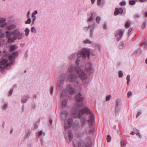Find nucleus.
Instances as JSON below:
<instances>
[{
	"label": "nucleus",
	"instance_id": "nucleus-45",
	"mask_svg": "<svg viewBox=\"0 0 147 147\" xmlns=\"http://www.w3.org/2000/svg\"><path fill=\"white\" fill-rule=\"evenodd\" d=\"M124 45L123 43H121V44L119 45V48L120 49H122L124 47Z\"/></svg>",
	"mask_w": 147,
	"mask_h": 147
},
{
	"label": "nucleus",
	"instance_id": "nucleus-13",
	"mask_svg": "<svg viewBox=\"0 0 147 147\" xmlns=\"http://www.w3.org/2000/svg\"><path fill=\"white\" fill-rule=\"evenodd\" d=\"M77 76L76 75L74 74H69L67 77V81L69 82H72L75 81Z\"/></svg>",
	"mask_w": 147,
	"mask_h": 147
},
{
	"label": "nucleus",
	"instance_id": "nucleus-49",
	"mask_svg": "<svg viewBox=\"0 0 147 147\" xmlns=\"http://www.w3.org/2000/svg\"><path fill=\"white\" fill-rule=\"evenodd\" d=\"M141 52H142L141 50L140 49H138L136 51L137 53H138L139 54H141Z\"/></svg>",
	"mask_w": 147,
	"mask_h": 147
},
{
	"label": "nucleus",
	"instance_id": "nucleus-61",
	"mask_svg": "<svg viewBox=\"0 0 147 147\" xmlns=\"http://www.w3.org/2000/svg\"><path fill=\"white\" fill-rule=\"evenodd\" d=\"M94 19H88V21H92L93 20H94Z\"/></svg>",
	"mask_w": 147,
	"mask_h": 147
},
{
	"label": "nucleus",
	"instance_id": "nucleus-17",
	"mask_svg": "<svg viewBox=\"0 0 147 147\" xmlns=\"http://www.w3.org/2000/svg\"><path fill=\"white\" fill-rule=\"evenodd\" d=\"M140 46H144V49H147V41L145 40L141 42L140 43Z\"/></svg>",
	"mask_w": 147,
	"mask_h": 147
},
{
	"label": "nucleus",
	"instance_id": "nucleus-38",
	"mask_svg": "<svg viewBox=\"0 0 147 147\" xmlns=\"http://www.w3.org/2000/svg\"><path fill=\"white\" fill-rule=\"evenodd\" d=\"M135 133L136 135L138 136H139L140 137V133L139 131L138 130H137L135 132Z\"/></svg>",
	"mask_w": 147,
	"mask_h": 147
},
{
	"label": "nucleus",
	"instance_id": "nucleus-55",
	"mask_svg": "<svg viewBox=\"0 0 147 147\" xmlns=\"http://www.w3.org/2000/svg\"><path fill=\"white\" fill-rule=\"evenodd\" d=\"M141 113V112H138L137 114L136 117V118L138 117L140 115Z\"/></svg>",
	"mask_w": 147,
	"mask_h": 147
},
{
	"label": "nucleus",
	"instance_id": "nucleus-54",
	"mask_svg": "<svg viewBox=\"0 0 147 147\" xmlns=\"http://www.w3.org/2000/svg\"><path fill=\"white\" fill-rule=\"evenodd\" d=\"M93 30H90V37L91 38L92 37V35H93V32H92Z\"/></svg>",
	"mask_w": 147,
	"mask_h": 147
},
{
	"label": "nucleus",
	"instance_id": "nucleus-5",
	"mask_svg": "<svg viewBox=\"0 0 147 147\" xmlns=\"http://www.w3.org/2000/svg\"><path fill=\"white\" fill-rule=\"evenodd\" d=\"M73 144L75 147H90L91 141L86 143L82 140L78 142L76 140H74L73 141Z\"/></svg>",
	"mask_w": 147,
	"mask_h": 147
},
{
	"label": "nucleus",
	"instance_id": "nucleus-15",
	"mask_svg": "<svg viewBox=\"0 0 147 147\" xmlns=\"http://www.w3.org/2000/svg\"><path fill=\"white\" fill-rule=\"evenodd\" d=\"M123 12V9L121 8H116L115 9L114 14L116 16L118 15L119 13L121 14Z\"/></svg>",
	"mask_w": 147,
	"mask_h": 147
},
{
	"label": "nucleus",
	"instance_id": "nucleus-3",
	"mask_svg": "<svg viewBox=\"0 0 147 147\" xmlns=\"http://www.w3.org/2000/svg\"><path fill=\"white\" fill-rule=\"evenodd\" d=\"M80 54H81L82 56H79L77 59L76 61V66H77L79 64V62L80 61L81 59H83L85 57H89L90 52V51L86 49L83 48L81 50Z\"/></svg>",
	"mask_w": 147,
	"mask_h": 147
},
{
	"label": "nucleus",
	"instance_id": "nucleus-22",
	"mask_svg": "<svg viewBox=\"0 0 147 147\" xmlns=\"http://www.w3.org/2000/svg\"><path fill=\"white\" fill-rule=\"evenodd\" d=\"M29 97L24 96L23 97L22 99V103H26L27 100Z\"/></svg>",
	"mask_w": 147,
	"mask_h": 147
},
{
	"label": "nucleus",
	"instance_id": "nucleus-57",
	"mask_svg": "<svg viewBox=\"0 0 147 147\" xmlns=\"http://www.w3.org/2000/svg\"><path fill=\"white\" fill-rule=\"evenodd\" d=\"M100 19H96V22L98 23H99V21H100Z\"/></svg>",
	"mask_w": 147,
	"mask_h": 147
},
{
	"label": "nucleus",
	"instance_id": "nucleus-60",
	"mask_svg": "<svg viewBox=\"0 0 147 147\" xmlns=\"http://www.w3.org/2000/svg\"><path fill=\"white\" fill-rule=\"evenodd\" d=\"M135 132L134 131H132L130 133V134L132 135H133L134 134Z\"/></svg>",
	"mask_w": 147,
	"mask_h": 147
},
{
	"label": "nucleus",
	"instance_id": "nucleus-46",
	"mask_svg": "<svg viewBox=\"0 0 147 147\" xmlns=\"http://www.w3.org/2000/svg\"><path fill=\"white\" fill-rule=\"evenodd\" d=\"M31 22V19H28L25 22V23L26 24H30Z\"/></svg>",
	"mask_w": 147,
	"mask_h": 147
},
{
	"label": "nucleus",
	"instance_id": "nucleus-31",
	"mask_svg": "<svg viewBox=\"0 0 147 147\" xmlns=\"http://www.w3.org/2000/svg\"><path fill=\"white\" fill-rule=\"evenodd\" d=\"M107 142H109L111 140V137L109 135H108L107 136Z\"/></svg>",
	"mask_w": 147,
	"mask_h": 147
},
{
	"label": "nucleus",
	"instance_id": "nucleus-58",
	"mask_svg": "<svg viewBox=\"0 0 147 147\" xmlns=\"http://www.w3.org/2000/svg\"><path fill=\"white\" fill-rule=\"evenodd\" d=\"M52 119H50L49 120V122L50 124H51L52 123Z\"/></svg>",
	"mask_w": 147,
	"mask_h": 147
},
{
	"label": "nucleus",
	"instance_id": "nucleus-21",
	"mask_svg": "<svg viewBox=\"0 0 147 147\" xmlns=\"http://www.w3.org/2000/svg\"><path fill=\"white\" fill-rule=\"evenodd\" d=\"M66 90H63L61 93L60 95V98H62L64 97H67V96L66 94Z\"/></svg>",
	"mask_w": 147,
	"mask_h": 147
},
{
	"label": "nucleus",
	"instance_id": "nucleus-9",
	"mask_svg": "<svg viewBox=\"0 0 147 147\" xmlns=\"http://www.w3.org/2000/svg\"><path fill=\"white\" fill-rule=\"evenodd\" d=\"M19 53L18 51H15L12 53L11 55L8 56L9 60L13 62L15 59V57L18 56Z\"/></svg>",
	"mask_w": 147,
	"mask_h": 147
},
{
	"label": "nucleus",
	"instance_id": "nucleus-18",
	"mask_svg": "<svg viewBox=\"0 0 147 147\" xmlns=\"http://www.w3.org/2000/svg\"><path fill=\"white\" fill-rule=\"evenodd\" d=\"M67 102V99L64 98L62 101V107L63 109L66 106Z\"/></svg>",
	"mask_w": 147,
	"mask_h": 147
},
{
	"label": "nucleus",
	"instance_id": "nucleus-39",
	"mask_svg": "<svg viewBox=\"0 0 147 147\" xmlns=\"http://www.w3.org/2000/svg\"><path fill=\"white\" fill-rule=\"evenodd\" d=\"M121 145L122 146V147H125V144L123 140H121Z\"/></svg>",
	"mask_w": 147,
	"mask_h": 147
},
{
	"label": "nucleus",
	"instance_id": "nucleus-41",
	"mask_svg": "<svg viewBox=\"0 0 147 147\" xmlns=\"http://www.w3.org/2000/svg\"><path fill=\"white\" fill-rule=\"evenodd\" d=\"M54 90V87L53 86H51L50 88V93L52 94Z\"/></svg>",
	"mask_w": 147,
	"mask_h": 147
},
{
	"label": "nucleus",
	"instance_id": "nucleus-7",
	"mask_svg": "<svg viewBox=\"0 0 147 147\" xmlns=\"http://www.w3.org/2000/svg\"><path fill=\"white\" fill-rule=\"evenodd\" d=\"M125 30L124 29L122 30L120 29L116 30L114 34L115 36L117 37L118 36H119L116 39L117 41H119L122 38Z\"/></svg>",
	"mask_w": 147,
	"mask_h": 147
},
{
	"label": "nucleus",
	"instance_id": "nucleus-51",
	"mask_svg": "<svg viewBox=\"0 0 147 147\" xmlns=\"http://www.w3.org/2000/svg\"><path fill=\"white\" fill-rule=\"evenodd\" d=\"M132 93L131 91H129V92H128L127 94L128 97L129 98V96L131 95H132Z\"/></svg>",
	"mask_w": 147,
	"mask_h": 147
},
{
	"label": "nucleus",
	"instance_id": "nucleus-59",
	"mask_svg": "<svg viewBox=\"0 0 147 147\" xmlns=\"http://www.w3.org/2000/svg\"><path fill=\"white\" fill-rule=\"evenodd\" d=\"M96 0H91V1L92 4H93Z\"/></svg>",
	"mask_w": 147,
	"mask_h": 147
},
{
	"label": "nucleus",
	"instance_id": "nucleus-42",
	"mask_svg": "<svg viewBox=\"0 0 147 147\" xmlns=\"http://www.w3.org/2000/svg\"><path fill=\"white\" fill-rule=\"evenodd\" d=\"M130 76L129 75H127V77L126 79L127 80V83L128 84L130 81Z\"/></svg>",
	"mask_w": 147,
	"mask_h": 147
},
{
	"label": "nucleus",
	"instance_id": "nucleus-35",
	"mask_svg": "<svg viewBox=\"0 0 147 147\" xmlns=\"http://www.w3.org/2000/svg\"><path fill=\"white\" fill-rule=\"evenodd\" d=\"M123 76V74L122 71H120L119 72V76L120 78L122 77Z\"/></svg>",
	"mask_w": 147,
	"mask_h": 147
},
{
	"label": "nucleus",
	"instance_id": "nucleus-40",
	"mask_svg": "<svg viewBox=\"0 0 147 147\" xmlns=\"http://www.w3.org/2000/svg\"><path fill=\"white\" fill-rule=\"evenodd\" d=\"M31 31L32 32L35 33L36 32V30L34 27H32L31 29Z\"/></svg>",
	"mask_w": 147,
	"mask_h": 147
},
{
	"label": "nucleus",
	"instance_id": "nucleus-12",
	"mask_svg": "<svg viewBox=\"0 0 147 147\" xmlns=\"http://www.w3.org/2000/svg\"><path fill=\"white\" fill-rule=\"evenodd\" d=\"M0 33V34H1V35L0 36V37L2 38L4 36V34L5 33L7 34L6 37L8 38H11L10 37L11 35H13L12 34V32H11L10 31H6L3 32L2 31V30H1Z\"/></svg>",
	"mask_w": 147,
	"mask_h": 147
},
{
	"label": "nucleus",
	"instance_id": "nucleus-53",
	"mask_svg": "<svg viewBox=\"0 0 147 147\" xmlns=\"http://www.w3.org/2000/svg\"><path fill=\"white\" fill-rule=\"evenodd\" d=\"M120 100L119 99H118L117 100V101H116V105L117 106L119 104L120 102Z\"/></svg>",
	"mask_w": 147,
	"mask_h": 147
},
{
	"label": "nucleus",
	"instance_id": "nucleus-33",
	"mask_svg": "<svg viewBox=\"0 0 147 147\" xmlns=\"http://www.w3.org/2000/svg\"><path fill=\"white\" fill-rule=\"evenodd\" d=\"M119 4L121 6H124L126 5V3L125 1H122Z\"/></svg>",
	"mask_w": 147,
	"mask_h": 147
},
{
	"label": "nucleus",
	"instance_id": "nucleus-50",
	"mask_svg": "<svg viewBox=\"0 0 147 147\" xmlns=\"http://www.w3.org/2000/svg\"><path fill=\"white\" fill-rule=\"evenodd\" d=\"M101 3V0H97V4L98 6L100 5Z\"/></svg>",
	"mask_w": 147,
	"mask_h": 147
},
{
	"label": "nucleus",
	"instance_id": "nucleus-8",
	"mask_svg": "<svg viewBox=\"0 0 147 147\" xmlns=\"http://www.w3.org/2000/svg\"><path fill=\"white\" fill-rule=\"evenodd\" d=\"M85 70L87 74L90 75L94 72L93 69L92 68V64L90 63H87L85 66Z\"/></svg>",
	"mask_w": 147,
	"mask_h": 147
},
{
	"label": "nucleus",
	"instance_id": "nucleus-19",
	"mask_svg": "<svg viewBox=\"0 0 147 147\" xmlns=\"http://www.w3.org/2000/svg\"><path fill=\"white\" fill-rule=\"evenodd\" d=\"M68 115V112L67 111H64L62 112L61 114V117L63 119H65Z\"/></svg>",
	"mask_w": 147,
	"mask_h": 147
},
{
	"label": "nucleus",
	"instance_id": "nucleus-16",
	"mask_svg": "<svg viewBox=\"0 0 147 147\" xmlns=\"http://www.w3.org/2000/svg\"><path fill=\"white\" fill-rule=\"evenodd\" d=\"M5 19H0V23L1 24H0V27H3L7 25V23L6 22H4L5 21Z\"/></svg>",
	"mask_w": 147,
	"mask_h": 147
},
{
	"label": "nucleus",
	"instance_id": "nucleus-23",
	"mask_svg": "<svg viewBox=\"0 0 147 147\" xmlns=\"http://www.w3.org/2000/svg\"><path fill=\"white\" fill-rule=\"evenodd\" d=\"M17 46H16L15 45H12L10 46L9 51L12 52L17 48Z\"/></svg>",
	"mask_w": 147,
	"mask_h": 147
},
{
	"label": "nucleus",
	"instance_id": "nucleus-4",
	"mask_svg": "<svg viewBox=\"0 0 147 147\" xmlns=\"http://www.w3.org/2000/svg\"><path fill=\"white\" fill-rule=\"evenodd\" d=\"M12 34H14V35L12 38H8V42L11 43L14 41V40L18 38V40L22 39L23 37V35L22 33L19 31V30L16 29L14 30L12 32Z\"/></svg>",
	"mask_w": 147,
	"mask_h": 147
},
{
	"label": "nucleus",
	"instance_id": "nucleus-2",
	"mask_svg": "<svg viewBox=\"0 0 147 147\" xmlns=\"http://www.w3.org/2000/svg\"><path fill=\"white\" fill-rule=\"evenodd\" d=\"M75 71L78 75L79 77L83 80V83L85 86H87L88 81L86 80L87 79V75L85 74L84 71L80 69L79 67H75L73 66L70 67L68 69V71L69 72H71Z\"/></svg>",
	"mask_w": 147,
	"mask_h": 147
},
{
	"label": "nucleus",
	"instance_id": "nucleus-27",
	"mask_svg": "<svg viewBox=\"0 0 147 147\" xmlns=\"http://www.w3.org/2000/svg\"><path fill=\"white\" fill-rule=\"evenodd\" d=\"M83 42L85 44H90L91 43V42L88 39H86Z\"/></svg>",
	"mask_w": 147,
	"mask_h": 147
},
{
	"label": "nucleus",
	"instance_id": "nucleus-6",
	"mask_svg": "<svg viewBox=\"0 0 147 147\" xmlns=\"http://www.w3.org/2000/svg\"><path fill=\"white\" fill-rule=\"evenodd\" d=\"M13 62L11 61L10 62H8V60L7 59H4L0 62V65H3V66H0V70L2 71L5 69H8V67L10 66L12 64Z\"/></svg>",
	"mask_w": 147,
	"mask_h": 147
},
{
	"label": "nucleus",
	"instance_id": "nucleus-28",
	"mask_svg": "<svg viewBox=\"0 0 147 147\" xmlns=\"http://www.w3.org/2000/svg\"><path fill=\"white\" fill-rule=\"evenodd\" d=\"M29 31L30 30L28 28H26L25 30V34L26 36H28V35Z\"/></svg>",
	"mask_w": 147,
	"mask_h": 147
},
{
	"label": "nucleus",
	"instance_id": "nucleus-34",
	"mask_svg": "<svg viewBox=\"0 0 147 147\" xmlns=\"http://www.w3.org/2000/svg\"><path fill=\"white\" fill-rule=\"evenodd\" d=\"M42 134H43L44 136H45V134L44 133H43L42 131H40L38 133V135L37 136L38 137H39Z\"/></svg>",
	"mask_w": 147,
	"mask_h": 147
},
{
	"label": "nucleus",
	"instance_id": "nucleus-32",
	"mask_svg": "<svg viewBox=\"0 0 147 147\" xmlns=\"http://www.w3.org/2000/svg\"><path fill=\"white\" fill-rule=\"evenodd\" d=\"M37 13V11H35L34 12H33L32 15V17L33 18H35L36 17L34 16Z\"/></svg>",
	"mask_w": 147,
	"mask_h": 147
},
{
	"label": "nucleus",
	"instance_id": "nucleus-11",
	"mask_svg": "<svg viewBox=\"0 0 147 147\" xmlns=\"http://www.w3.org/2000/svg\"><path fill=\"white\" fill-rule=\"evenodd\" d=\"M62 79L60 80L58 82L57 86L58 87L59 89L61 90L62 88L63 85V83L65 78V75H63L61 76Z\"/></svg>",
	"mask_w": 147,
	"mask_h": 147
},
{
	"label": "nucleus",
	"instance_id": "nucleus-62",
	"mask_svg": "<svg viewBox=\"0 0 147 147\" xmlns=\"http://www.w3.org/2000/svg\"><path fill=\"white\" fill-rule=\"evenodd\" d=\"M145 15L146 17H147V12H146L145 13Z\"/></svg>",
	"mask_w": 147,
	"mask_h": 147
},
{
	"label": "nucleus",
	"instance_id": "nucleus-64",
	"mask_svg": "<svg viewBox=\"0 0 147 147\" xmlns=\"http://www.w3.org/2000/svg\"><path fill=\"white\" fill-rule=\"evenodd\" d=\"M12 131H13V129L11 128V130L10 132V133L11 134V133L12 132Z\"/></svg>",
	"mask_w": 147,
	"mask_h": 147
},
{
	"label": "nucleus",
	"instance_id": "nucleus-63",
	"mask_svg": "<svg viewBox=\"0 0 147 147\" xmlns=\"http://www.w3.org/2000/svg\"><path fill=\"white\" fill-rule=\"evenodd\" d=\"M133 129L134 131L135 132L136 131L138 130L136 128H134Z\"/></svg>",
	"mask_w": 147,
	"mask_h": 147
},
{
	"label": "nucleus",
	"instance_id": "nucleus-36",
	"mask_svg": "<svg viewBox=\"0 0 147 147\" xmlns=\"http://www.w3.org/2000/svg\"><path fill=\"white\" fill-rule=\"evenodd\" d=\"M31 134V132L29 131L25 135L26 137V138H28L30 136Z\"/></svg>",
	"mask_w": 147,
	"mask_h": 147
},
{
	"label": "nucleus",
	"instance_id": "nucleus-48",
	"mask_svg": "<svg viewBox=\"0 0 147 147\" xmlns=\"http://www.w3.org/2000/svg\"><path fill=\"white\" fill-rule=\"evenodd\" d=\"M133 30V28H130L129 30H128V35H129V34Z\"/></svg>",
	"mask_w": 147,
	"mask_h": 147
},
{
	"label": "nucleus",
	"instance_id": "nucleus-25",
	"mask_svg": "<svg viewBox=\"0 0 147 147\" xmlns=\"http://www.w3.org/2000/svg\"><path fill=\"white\" fill-rule=\"evenodd\" d=\"M69 134H68V137L69 138V139L70 141H71L73 139V135L71 133V132L70 131L69 132Z\"/></svg>",
	"mask_w": 147,
	"mask_h": 147
},
{
	"label": "nucleus",
	"instance_id": "nucleus-43",
	"mask_svg": "<svg viewBox=\"0 0 147 147\" xmlns=\"http://www.w3.org/2000/svg\"><path fill=\"white\" fill-rule=\"evenodd\" d=\"M13 91V89H11L9 92V94L8 96H9L11 95L12 94V92Z\"/></svg>",
	"mask_w": 147,
	"mask_h": 147
},
{
	"label": "nucleus",
	"instance_id": "nucleus-47",
	"mask_svg": "<svg viewBox=\"0 0 147 147\" xmlns=\"http://www.w3.org/2000/svg\"><path fill=\"white\" fill-rule=\"evenodd\" d=\"M7 107V104H5L2 107V108L4 110H5L6 109Z\"/></svg>",
	"mask_w": 147,
	"mask_h": 147
},
{
	"label": "nucleus",
	"instance_id": "nucleus-52",
	"mask_svg": "<svg viewBox=\"0 0 147 147\" xmlns=\"http://www.w3.org/2000/svg\"><path fill=\"white\" fill-rule=\"evenodd\" d=\"M103 28L105 29H107V24L106 23H105L104 24L103 26Z\"/></svg>",
	"mask_w": 147,
	"mask_h": 147
},
{
	"label": "nucleus",
	"instance_id": "nucleus-10",
	"mask_svg": "<svg viewBox=\"0 0 147 147\" xmlns=\"http://www.w3.org/2000/svg\"><path fill=\"white\" fill-rule=\"evenodd\" d=\"M73 123V119L72 118H69L67 121V124L65 122H64L65 127L64 129L66 131L67 129L69 128L72 125Z\"/></svg>",
	"mask_w": 147,
	"mask_h": 147
},
{
	"label": "nucleus",
	"instance_id": "nucleus-1",
	"mask_svg": "<svg viewBox=\"0 0 147 147\" xmlns=\"http://www.w3.org/2000/svg\"><path fill=\"white\" fill-rule=\"evenodd\" d=\"M84 98V96L80 92L79 93L78 95H76V99L77 102L72 110V114L75 117L80 118L83 114H90L89 119L87 121L90 124L89 127L91 129L88 132H86V133L92 134L94 131V128L92 125L95 120L94 114L92 113L91 111L87 107L83 108L81 110L79 109L83 105L82 101Z\"/></svg>",
	"mask_w": 147,
	"mask_h": 147
},
{
	"label": "nucleus",
	"instance_id": "nucleus-29",
	"mask_svg": "<svg viewBox=\"0 0 147 147\" xmlns=\"http://www.w3.org/2000/svg\"><path fill=\"white\" fill-rule=\"evenodd\" d=\"M75 54H72L69 57V59L70 60H71L75 58Z\"/></svg>",
	"mask_w": 147,
	"mask_h": 147
},
{
	"label": "nucleus",
	"instance_id": "nucleus-44",
	"mask_svg": "<svg viewBox=\"0 0 147 147\" xmlns=\"http://www.w3.org/2000/svg\"><path fill=\"white\" fill-rule=\"evenodd\" d=\"M111 97V96L110 95H109L107 96L106 98V100L107 101L109 100H110Z\"/></svg>",
	"mask_w": 147,
	"mask_h": 147
},
{
	"label": "nucleus",
	"instance_id": "nucleus-56",
	"mask_svg": "<svg viewBox=\"0 0 147 147\" xmlns=\"http://www.w3.org/2000/svg\"><path fill=\"white\" fill-rule=\"evenodd\" d=\"M138 1L141 2H145L147 0H138Z\"/></svg>",
	"mask_w": 147,
	"mask_h": 147
},
{
	"label": "nucleus",
	"instance_id": "nucleus-14",
	"mask_svg": "<svg viewBox=\"0 0 147 147\" xmlns=\"http://www.w3.org/2000/svg\"><path fill=\"white\" fill-rule=\"evenodd\" d=\"M66 88L70 94L72 95L75 93L74 90L70 85H67V86Z\"/></svg>",
	"mask_w": 147,
	"mask_h": 147
},
{
	"label": "nucleus",
	"instance_id": "nucleus-37",
	"mask_svg": "<svg viewBox=\"0 0 147 147\" xmlns=\"http://www.w3.org/2000/svg\"><path fill=\"white\" fill-rule=\"evenodd\" d=\"M135 1L134 0H131L129 1V3L130 5H133L135 4Z\"/></svg>",
	"mask_w": 147,
	"mask_h": 147
},
{
	"label": "nucleus",
	"instance_id": "nucleus-26",
	"mask_svg": "<svg viewBox=\"0 0 147 147\" xmlns=\"http://www.w3.org/2000/svg\"><path fill=\"white\" fill-rule=\"evenodd\" d=\"M131 25V23L129 22H127L125 24V27L126 28H127L130 27Z\"/></svg>",
	"mask_w": 147,
	"mask_h": 147
},
{
	"label": "nucleus",
	"instance_id": "nucleus-20",
	"mask_svg": "<svg viewBox=\"0 0 147 147\" xmlns=\"http://www.w3.org/2000/svg\"><path fill=\"white\" fill-rule=\"evenodd\" d=\"M16 27V26L15 25L12 24L7 26L6 28V29L7 30H11L15 28Z\"/></svg>",
	"mask_w": 147,
	"mask_h": 147
},
{
	"label": "nucleus",
	"instance_id": "nucleus-30",
	"mask_svg": "<svg viewBox=\"0 0 147 147\" xmlns=\"http://www.w3.org/2000/svg\"><path fill=\"white\" fill-rule=\"evenodd\" d=\"M146 22L144 21L143 22V23L142 26V29H144L145 28L146 26Z\"/></svg>",
	"mask_w": 147,
	"mask_h": 147
},
{
	"label": "nucleus",
	"instance_id": "nucleus-24",
	"mask_svg": "<svg viewBox=\"0 0 147 147\" xmlns=\"http://www.w3.org/2000/svg\"><path fill=\"white\" fill-rule=\"evenodd\" d=\"M81 121L83 126L86 124V121L85 117H82L81 119Z\"/></svg>",
	"mask_w": 147,
	"mask_h": 147
}]
</instances>
